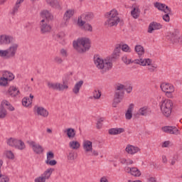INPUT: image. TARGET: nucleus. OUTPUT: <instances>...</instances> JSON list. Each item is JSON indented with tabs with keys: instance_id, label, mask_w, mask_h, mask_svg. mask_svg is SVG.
Listing matches in <instances>:
<instances>
[{
	"instance_id": "1",
	"label": "nucleus",
	"mask_w": 182,
	"mask_h": 182,
	"mask_svg": "<svg viewBox=\"0 0 182 182\" xmlns=\"http://www.w3.org/2000/svg\"><path fill=\"white\" fill-rule=\"evenodd\" d=\"M14 42H15V38L11 36H0V45H9V43H11L9 48L6 50L9 59H11V58H15V55H16L18 48L19 47L18 43Z\"/></svg>"
},
{
	"instance_id": "2",
	"label": "nucleus",
	"mask_w": 182,
	"mask_h": 182,
	"mask_svg": "<svg viewBox=\"0 0 182 182\" xmlns=\"http://www.w3.org/2000/svg\"><path fill=\"white\" fill-rule=\"evenodd\" d=\"M73 45L78 53H85L90 49V39L87 38H77L76 41H73Z\"/></svg>"
},
{
	"instance_id": "3",
	"label": "nucleus",
	"mask_w": 182,
	"mask_h": 182,
	"mask_svg": "<svg viewBox=\"0 0 182 182\" xmlns=\"http://www.w3.org/2000/svg\"><path fill=\"white\" fill-rule=\"evenodd\" d=\"M94 63L98 69H101V73H106V72L110 70L113 68V63L107 61V60H103L100 58V55H94Z\"/></svg>"
},
{
	"instance_id": "4",
	"label": "nucleus",
	"mask_w": 182,
	"mask_h": 182,
	"mask_svg": "<svg viewBox=\"0 0 182 182\" xmlns=\"http://www.w3.org/2000/svg\"><path fill=\"white\" fill-rule=\"evenodd\" d=\"M105 18H107V20L105 22V26H108L109 28L117 26V23L120 22V18L117 16V11L114 9L106 13Z\"/></svg>"
},
{
	"instance_id": "5",
	"label": "nucleus",
	"mask_w": 182,
	"mask_h": 182,
	"mask_svg": "<svg viewBox=\"0 0 182 182\" xmlns=\"http://www.w3.org/2000/svg\"><path fill=\"white\" fill-rule=\"evenodd\" d=\"M124 85L118 83L117 87H115V92L114 95V102L112 103L113 107H117V105L123 100V97H124V92L122 90H124Z\"/></svg>"
},
{
	"instance_id": "6",
	"label": "nucleus",
	"mask_w": 182,
	"mask_h": 182,
	"mask_svg": "<svg viewBox=\"0 0 182 182\" xmlns=\"http://www.w3.org/2000/svg\"><path fill=\"white\" fill-rule=\"evenodd\" d=\"M160 109L162 114L165 117H170L173 112V101L171 100H164L160 104Z\"/></svg>"
},
{
	"instance_id": "7",
	"label": "nucleus",
	"mask_w": 182,
	"mask_h": 182,
	"mask_svg": "<svg viewBox=\"0 0 182 182\" xmlns=\"http://www.w3.org/2000/svg\"><path fill=\"white\" fill-rule=\"evenodd\" d=\"M92 21V14H82L78 17L77 25L84 26L85 31H92V26L89 23Z\"/></svg>"
},
{
	"instance_id": "8",
	"label": "nucleus",
	"mask_w": 182,
	"mask_h": 182,
	"mask_svg": "<svg viewBox=\"0 0 182 182\" xmlns=\"http://www.w3.org/2000/svg\"><path fill=\"white\" fill-rule=\"evenodd\" d=\"M47 86L48 89H51L52 90H59V92H62L65 90V89H69V87L68 86V85L61 84L59 82L53 83V82H48L47 83Z\"/></svg>"
},
{
	"instance_id": "9",
	"label": "nucleus",
	"mask_w": 182,
	"mask_h": 182,
	"mask_svg": "<svg viewBox=\"0 0 182 182\" xmlns=\"http://www.w3.org/2000/svg\"><path fill=\"white\" fill-rule=\"evenodd\" d=\"M50 31H52V26L48 23V21L45 19H42L40 21V32L43 34L50 33Z\"/></svg>"
},
{
	"instance_id": "10",
	"label": "nucleus",
	"mask_w": 182,
	"mask_h": 182,
	"mask_svg": "<svg viewBox=\"0 0 182 182\" xmlns=\"http://www.w3.org/2000/svg\"><path fill=\"white\" fill-rule=\"evenodd\" d=\"M161 130L168 134H176V136L180 134V131L174 126H165L161 128Z\"/></svg>"
},
{
	"instance_id": "11",
	"label": "nucleus",
	"mask_w": 182,
	"mask_h": 182,
	"mask_svg": "<svg viewBox=\"0 0 182 182\" xmlns=\"http://www.w3.org/2000/svg\"><path fill=\"white\" fill-rule=\"evenodd\" d=\"M29 146H31L33 149V151L36 153V154H42L43 153L44 150L43 146H42L39 144H36V142L31 141L29 142Z\"/></svg>"
},
{
	"instance_id": "12",
	"label": "nucleus",
	"mask_w": 182,
	"mask_h": 182,
	"mask_svg": "<svg viewBox=\"0 0 182 182\" xmlns=\"http://www.w3.org/2000/svg\"><path fill=\"white\" fill-rule=\"evenodd\" d=\"M4 105L5 106H9V102L6 100L1 102L0 105V119H5V117H6L7 113L6 109H5V107H4Z\"/></svg>"
},
{
	"instance_id": "13",
	"label": "nucleus",
	"mask_w": 182,
	"mask_h": 182,
	"mask_svg": "<svg viewBox=\"0 0 182 182\" xmlns=\"http://www.w3.org/2000/svg\"><path fill=\"white\" fill-rule=\"evenodd\" d=\"M161 28H163V26L160 23L153 21L149 26L148 33H153V31H158L159 29H161Z\"/></svg>"
},
{
	"instance_id": "14",
	"label": "nucleus",
	"mask_w": 182,
	"mask_h": 182,
	"mask_svg": "<svg viewBox=\"0 0 182 182\" xmlns=\"http://www.w3.org/2000/svg\"><path fill=\"white\" fill-rule=\"evenodd\" d=\"M166 39L168 41H171L172 43H178V32H173V33H168L166 36Z\"/></svg>"
},
{
	"instance_id": "15",
	"label": "nucleus",
	"mask_w": 182,
	"mask_h": 182,
	"mask_svg": "<svg viewBox=\"0 0 182 182\" xmlns=\"http://www.w3.org/2000/svg\"><path fill=\"white\" fill-rule=\"evenodd\" d=\"M149 114H151V109L149 108L147 106H144L143 107H141L138 113H136V115H140V116H149Z\"/></svg>"
},
{
	"instance_id": "16",
	"label": "nucleus",
	"mask_w": 182,
	"mask_h": 182,
	"mask_svg": "<svg viewBox=\"0 0 182 182\" xmlns=\"http://www.w3.org/2000/svg\"><path fill=\"white\" fill-rule=\"evenodd\" d=\"M35 109L38 116H42L43 117H48V116H49V112L43 107H35Z\"/></svg>"
},
{
	"instance_id": "17",
	"label": "nucleus",
	"mask_w": 182,
	"mask_h": 182,
	"mask_svg": "<svg viewBox=\"0 0 182 182\" xmlns=\"http://www.w3.org/2000/svg\"><path fill=\"white\" fill-rule=\"evenodd\" d=\"M120 49H122V45L117 44L115 46V49L112 55L111 62H113L114 59H117L119 56H120Z\"/></svg>"
},
{
	"instance_id": "18",
	"label": "nucleus",
	"mask_w": 182,
	"mask_h": 182,
	"mask_svg": "<svg viewBox=\"0 0 182 182\" xmlns=\"http://www.w3.org/2000/svg\"><path fill=\"white\" fill-rule=\"evenodd\" d=\"M41 18H43V19L46 20V22H49V21H52V19H53V16L48 10L41 11Z\"/></svg>"
},
{
	"instance_id": "19",
	"label": "nucleus",
	"mask_w": 182,
	"mask_h": 182,
	"mask_svg": "<svg viewBox=\"0 0 182 182\" xmlns=\"http://www.w3.org/2000/svg\"><path fill=\"white\" fill-rule=\"evenodd\" d=\"M161 89L162 92H164L166 93V92H174V86L173 85L169 84V83H162L161 85Z\"/></svg>"
},
{
	"instance_id": "20",
	"label": "nucleus",
	"mask_w": 182,
	"mask_h": 182,
	"mask_svg": "<svg viewBox=\"0 0 182 182\" xmlns=\"http://www.w3.org/2000/svg\"><path fill=\"white\" fill-rule=\"evenodd\" d=\"M140 149L137 146H134L133 145H127L125 151L128 153V154H136V153L139 152Z\"/></svg>"
},
{
	"instance_id": "21",
	"label": "nucleus",
	"mask_w": 182,
	"mask_h": 182,
	"mask_svg": "<svg viewBox=\"0 0 182 182\" xmlns=\"http://www.w3.org/2000/svg\"><path fill=\"white\" fill-rule=\"evenodd\" d=\"M109 134L111 136H116V134H122V133H124V128H111L108 131Z\"/></svg>"
},
{
	"instance_id": "22",
	"label": "nucleus",
	"mask_w": 182,
	"mask_h": 182,
	"mask_svg": "<svg viewBox=\"0 0 182 182\" xmlns=\"http://www.w3.org/2000/svg\"><path fill=\"white\" fill-rule=\"evenodd\" d=\"M166 11L164 14L165 15L163 16V19L165 21V22H170V15L173 16V11H171V9L170 7L166 6Z\"/></svg>"
},
{
	"instance_id": "23",
	"label": "nucleus",
	"mask_w": 182,
	"mask_h": 182,
	"mask_svg": "<svg viewBox=\"0 0 182 182\" xmlns=\"http://www.w3.org/2000/svg\"><path fill=\"white\" fill-rule=\"evenodd\" d=\"M64 133H67L68 139H75L76 136V131L73 128H68L64 131Z\"/></svg>"
},
{
	"instance_id": "24",
	"label": "nucleus",
	"mask_w": 182,
	"mask_h": 182,
	"mask_svg": "<svg viewBox=\"0 0 182 182\" xmlns=\"http://www.w3.org/2000/svg\"><path fill=\"white\" fill-rule=\"evenodd\" d=\"M128 173L134 176V177H140L141 176V172L140 171V170H139V168L136 167H132V168H129Z\"/></svg>"
},
{
	"instance_id": "25",
	"label": "nucleus",
	"mask_w": 182,
	"mask_h": 182,
	"mask_svg": "<svg viewBox=\"0 0 182 182\" xmlns=\"http://www.w3.org/2000/svg\"><path fill=\"white\" fill-rule=\"evenodd\" d=\"M82 146L85 153H88V151H92V141L89 140H84Z\"/></svg>"
},
{
	"instance_id": "26",
	"label": "nucleus",
	"mask_w": 182,
	"mask_h": 182,
	"mask_svg": "<svg viewBox=\"0 0 182 182\" xmlns=\"http://www.w3.org/2000/svg\"><path fill=\"white\" fill-rule=\"evenodd\" d=\"M9 94L10 95V96H11V97H15L16 96H18V95H19L20 92L19 90H18V88H16V87H10V88L8 90Z\"/></svg>"
},
{
	"instance_id": "27",
	"label": "nucleus",
	"mask_w": 182,
	"mask_h": 182,
	"mask_svg": "<svg viewBox=\"0 0 182 182\" xmlns=\"http://www.w3.org/2000/svg\"><path fill=\"white\" fill-rule=\"evenodd\" d=\"M47 4L52 6V8H55V9H60V5L58 0H46Z\"/></svg>"
},
{
	"instance_id": "28",
	"label": "nucleus",
	"mask_w": 182,
	"mask_h": 182,
	"mask_svg": "<svg viewBox=\"0 0 182 182\" xmlns=\"http://www.w3.org/2000/svg\"><path fill=\"white\" fill-rule=\"evenodd\" d=\"M55 171L54 168H49L46 171H44L41 176L46 179V180H49L50 178V176H52V173Z\"/></svg>"
},
{
	"instance_id": "29",
	"label": "nucleus",
	"mask_w": 182,
	"mask_h": 182,
	"mask_svg": "<svg viewBox=\"0 0 182 182\" xmlns=\"http://www.w3.org/2000/svg\"><path fill=\"white\" fill-rule=\"evenodd\" d=\"M75 15V9H68L64 14L65 21H69Z\"/></svg>"
},
{
	"instance_id": "30",
	"label": "nucleus",
	"mask_w": 182,
	"mask_h": 182,
	"mask_svg": "<svg viewBox=\"0 0 182 182\" xmlns=\"http://www.w3.org/2000/svg\"><path fill=\"white\" fill-rule=\"evenodd\" d=\"M82 86H83V80H80L79 82H76L74 87L73 88V93H75V95H77Z\"/></svg>"
},
{
	"instance_id": "31",
	"label": "nucleus",
	"mask_w": 182,
	"mask_h": 182,
	"mask_svg": "<svg viewBox=\"0 0 182 182\" xmlns=\"http://www.w3.org/2000/svg\"><path fill=\"white\" fill-rule=\"evenodd\" d=\"M15 149H18V150H25L26 146L25 143L22 141V140L17 139V143H16Z\"/></svg>"
},
{
	"instance_id": "32",
	"label": "nucleus",
	"mask_w": 182,
	"mask_h": 182,
	"mask_svg": "<svg viewBox=\"0 0 182 182\" xmlns=\"http://www.w3.org/2000/svg\"><path fill=\"white\" fill-rule=\"evenodd\" d=\"M3 76L7 80H14L15 79V75L9 71H4L3 73Z\"/></svg>"
},
{
	"instance_id": "33",
	"label": "nucleus",
	"mask_w": 182,
	"mask_h": 182,
	"mask_svg": "<svg viewBox=\"0 0 182 182\" xmlns=\"http://www.w3.org/2000/svg\"><path fill=\"white\" fill-rule=\"evenodd\" d=\"M154 6H155V8L159 9V11H162L163 12H165L166 11V8H167V6H166L164 4L156 2V3L154 4Z\"/></svg>"
},
{
	"instance_id": "34",
	"label": "nucleus",
	"mask_w": 182,
	"mask_h": 182,
	"mask_svg": "<svg viewBox=\"0 0 182 182\" xmlns=\"http://www.w3.org/2000/svg\"><path fill=\"white\" fill-rule=\"evenodd\" d=\"M69 146L70 149H73V150H77L79 147H80V144L77 141H72L69 143Z\"/></svg>"
},
{
	"instance_id": "35",
	"label": "nucleus",
	"mask_w": 182,
	"mask_h": 182,
	"mask_svg": "<svg viewBox=\"0 0 182 182\" xmlns=\"http://www.w3.org/2000/svg\"><path fill=\"white\" fill-rule=\"evenodd\" d=\"M17 140L18 139L15 138H9L7 139L6 143L8 146H10V147H15Z\"/></svg>"
},
{
	"instance_id": "36",
	"label": "nucleus",
	"mask_w": 182,
	"mask_h": 182,
	"mask_svg": "<svg viewBox=\"0 0 182 182\" xmlns=\"http://www.w3.org/2000/svg\"><path fill=\"white\" fill-rule=\"evenodd\" d=\"M135 51L137 52L138 55L144 54V48L140 45L135 46Z\"/></svg>"
},
{
	"instance_id": "37",
	"label": "nucleus",
	"mask_w": 182,
	"mask_h": 182,
	"mask_svg": "<svg viewBox=\"0 0 182 182\" xmlns=\"http://www.w3.org/2000/svg\"><path fill=\"white\" fill-rule=\"evenodd\" d=\"M150 66V65H151V59L150 58H145V59H142V60L141 61V66Z\"/></svg>"
},
{
	"instance_id": "38",
	"label": "nucleus",
	"mask_w": 182,
	"mask_h": 182,
	"mask_svg": "<svg viewBox=\"0 0 182 182\" xmlns=\"http://www.w3.org/2000/svg\"><path fill=\"white\" fill-rule=\"evenodd\" d=\"M23 2V0H17L16 5L14 7L13 12L14 14H16V12H18V10L19 9V7L21 6V4Z\"/></svg>"
},
{
	"instance_id": "39",
	"label": "nucleus",
	"mask_w": 182,
	"mask_h": 182,
	"mask_svg": "<svg viewBox=\"0 0 182 182\" xmlns=\"http://www.w3.org/2000/svg\"><path fill=\"white\" fill-rule=\"evenodd\" d=\"M139 11V9L136 8H134L133 10L131 11V15L132 16H133V18H134V19H137V18H139V14H137V12Z\"/></svg>"
},
{
	"instance_id": "40",
	"label": "nucleus",
	"mask_w": 182,
	"mask_h": 182,
	"mask_svg": "<svg viewBox=\"0 0 182 182\" xmlns=\"http://www.w3.org/2000/svg\"><path fill=\"white\" fill-rule=\"evenodd\" d=\"M77 157V154L75 153V151H72L71 152L69 153L68 156V160H75Z\"/></svg>"
},
{
	"instance_id": "41",
	"label": "nucleus",
	"mask_w": 182,
	"mask_h": 182,
	"mask_svg": "<svg viewBox=\"0 0 182 182\" xmlns=\"http://www.w3.org/2000/svg\"><path fill=\"white\" fill-rule=\"evenodd\" d=\"M121 49H122V50H123V52H128V53L132 52V49L130 48V47L127 44L122 45L121 46Z\"/></svg>"
},
{
	"instance_id": "42",
	"label": "nucleus",
	"mask_w": 182,
	"mask_h": 182,
	"mask_svg": "<svg viewBox=\"0 0 182 182\" xmlns=\"http://www.w3.org/2000/svg\"><path fill=\"white\" fill-rule=\"evenodd\" d=\"M0 58H4L5 59H9L8 57V51L6 50H0Z\"/></svg>"
},
{
	"instance_id": "43",
	"label": "nucleus",
	"mask_w": 182,
	"mask_h": 182,
	"mask_svg": "<svg viewBox=\"0 0 182 182\" xmlns=\"http://www.w3.org/2000/svg\"><path fill=\"white\" fill-rule=\"evenodd\" d=\"M102 96V92L100 90H95L93 92V97L94 99H99Z\"/></svg>"
},
{
	"instance_id": "44",
	"label": "nucleus",
	"mask_w": 182,
	"mask_h": 182,
	"mask_svg": "<svg viewBox=\"0 0 182 182\" xmlns=\"http://www.w3.org/2000/svg\"><path fill=\"white\" fill-rule=\"evenodd\" d=\"M0 182H9V177L6 175L0 173Z\"/></svg>"
},
{
	"instance_id": "45",
	"label": "nucleus",
	"mask_w": 182,
	"mask_h": 182,
	"mask_svg": "<svg viewBox=\"0 0 182 182\" xmlns=\"http://www.w3.org/2000/svg\"><path fill=\"white\" fill-rule=\"evenodd\" d=\"M8 85V80L3 76L0 78V86H6Z\"/></svg>"
},
{
	"instance_id": "46",
	"label": "nucleus",
	"mask_w": 182,
	"mask_h": 182,
	"mask_svg": "<svg viewBox=\"0 0 182 182\" xmlns=\"http://www.w3.org/2000/svg\"><path fill=\"white\" fill-rule=\"evenodd\" d=\"M103 122H104V119L103 118H100L97 121V125H96V128L100 129L103 126Z\"/></svg>"
},
{
	"instance_id": "47",
	"label": "nucleus",
	"mask_w": 182,
	"mask_h": 182,
	"mask_svg": "<svg viewBox=\"0 0 182 182\" xmlns=\"http://www.w3.org/2000/svg\"><path fill=\"white\" fill-rule=\"evenodd\" d=\"M6 156L7 159H10L11 160H14L15 159V155H14V153H12L11 151H6Z\"/></svg>"
},
{
	"instance_id": "48",
	"label": "nucleus",
	"mask_w": 182,
	"mask_h": 182,
	"mask_svg": "<svg viewBox=\"0 0 182 182\" xmlns=\"http://www.w3.org/2000/svg\"><path fill=\"white\" fill-rule=\"evenodd\" d=\"M54 62L58 65H62V63H63V59H62L60 56H55L54 58Z\"/></svg>"
},
{
	"instance_id": "49",
	"label": "nucleus",
	"mask_w": 182,
	"mask_h": 182,
	"mask_svg": "<svg viewBox=\"0 0 182 182\" xmlns=\"http://www.w3.org/2000/svg\"><path fill=\"white\" fill-rule=\"evenodd\" d=\"M46 164H48L49 166H56V164H58V161H56V160H55V159L46 160Z\"/></svg>"
},
{
	"instance_id": "50",
	"label": "nucleus",
	"mask_w": 182,
	"mask_h": 182,
	"mask_svg": "<svg viewBox=\"0 0 182 182\" xmlns=\"http://www.w3.org/2000/svg\"><path fill=\"white\" fill-rule=\"evenodd\" d=\"M52 159H55V154L50 151L47 152V160H52Z\"/></svg>"
},
{
	"instance_id": "51",
	"label": "nucleus",
	"mask_w": 182,
	"mask_h": 182,
	"mask_svg": "<svg viewBox=\"0 0 182 182\" xmlns=\"http://www.w3.org/2000/svg\"><path fill=\"white\" fill-rule=\"evenodd\" d=\"M22 105H23V106L28 107V106H29L31 105V101H28V99H26V98H23Z\"/></svg>"
},
{
	"instance_id": "52",
	"label": "nucleus",
	"mask_w": 182,
	"mask_h": 182,
	"mask_svg": "<svg viewBox=\"0 0 182 182\" xmlns=\"http://www.w3.org/2000/svg\"><path fill=\"white\" fill-rule=\"evenodd\" d=\"M125 117L127 120H131V119L133 117V113L127 111L125 113Z\"/></svg>"
},
{
	"instance_id": "53",
	"label": "nucleus",
	"mask_w": 182,
	"mask_h": 182,
	"mask_svg": "<svg viewBox=\"0 0 182 182\" xmlns=\"http://www.w3.org/2000/svg\"><path fill=\"white\" fill-rule=\"evenodd\" d=\"M178 160V155L175 154L173 156V159L171 161V166H174L176 164V161H177Z\"/></svg>"
},
{
	"instance_id": "54",
	"label": "nucleus",
	"mask_w": 182,
	"mask_h": 182,
	"mask_svg": "<svg viewBox=\"0 0 182 182\" xmlns=\"http://www.w3.org/2000/svg\"><path fill=\"white\" fill-rule=\"evenodd\" d=\"M124 90H126L127 93H132V91L133 90V86H132V85H129L128 87L125 86Z\"/></svg>"
},
{
	"instance_id": "55",
	"label": "nucleus",
	"mask_w": 182,
	"mask_h": 182,
	"mask_svg": "<svg viewBox=\"0 0 182 182\" xmlns=\"http://www.w3.org/2000/svg\"><path fill=\"white\" fill-rule=\"evenodd\" d=\"M35 182H46V179L43 177L41 175V176L36 178L35 179Z\"/></svg>"
},
{
	"instance_id": "56",
	"label": "nucleus",
	"mask_w": 182,
	"mask_h": 182,
	"mask_svg": "<svg viewBox=\"0 0 182 182\" xmlns=\"http://www.w3.org/2000/svg\"><path fill=\"white\" fill-rule=\"evenodd\" d=\"M174 92V91H167L166 93V96H167V97H169L170 99H173V93Z\"/></svg>"
},
{
	"instance_id": "57",
	"label": "nucleus",
	"mask_w": 182,
	"mask_h": 182,
	"mask_svg": "<svg viewBox=\"0 0 182 182\" xmlns=\"http://www.w3.org/2000/svg\"><path fill=\"white\" fill-rule=\"evenodd\" d=\"M60 54L64 58H67L68 57V52L66 51V50H65L63 48L60 50Z\"/></svg>"
},
{
	"instance_id": "58",
	"label": "nucleus",
	"mask_w": 182,
	"mask_h": 182,
	"mask_svg": "<svg viewBox=\"0 0 182 182\" xmlns=\"http://www.w3.org/2000/svg\"><path fill=\"white\" fill-rule=\"evenodd\" d=\"M134 107V104H130L129 105L128 109L127 110V112H129L132 113V112H133V109Z\"/></svg>"
},
{
	"instance_id": "59",
	"label": "nucleus",
	"mask_w": 182,
	"mask_h": 182,
	"mask_svg": "<svg viewBox=\"0 0 182 182\" xmlns=\"http://www.w3.org/2000/svg\"><path fill=\"white\" fill-rule=\"evenodd\" d=\"M141 60H143V58L136 59V60H134V63H136V65H141Z\"/></svg>"
},
{
	"instance_id": "60",
	"label": "nucleus",
	"mask_w": 182,
	"mask_h": 182,
	"mask_svg": "<svg viewBox=\"0 0 182 182\" xmlns=\"http://www.w3.org/2000/svg\"><path fill=\"white\" fill-rule=\"evenodd\" d=\"M169 145L170 141H165L162 144V147H168Z\"/></svg>"
},
{
	"instance_id": "61",
	"label": "nucleus",
	"mask_w": 182,
	"mask_h": 182,
	"mask_svg": "<svg viewBox=\"0 0 182 182\" xmlns=\"http://www.w3.org/2000/svg\"><path fill=\"white\" fill-rule=\"evenodd\" d=\"M156 68L157 67L151 65V66L148 67V70H149V72H154V70H156Z\"/></svg>"
},
{
	"instance_id": "62",
	"label": "nucleus",
	"mask_w": 182,
	"mask_h": 182,
	"mask_svg": "<svg viewBox=\"0 0 182 182\" xmlns=\"http://www.w3.org/2000/svg\"><path fill=\"white\" fill-rule=\"evenodd\" d=\"M148 182H157V180L156 179V178L151 177L148 178Z\"/></svg>"
},
{
	"instance_id": "63",
	"label": "nucleus",
	"mask_w": 182,
	"mask_h": 182,
	"mask_svg": "<svg viewBox=\"0 0 182 182\" xmlns=\"http://www.w3.org/2000/svg\"><path fill=\"white\" fill-rule=\"evenodd\" d=\"M100 182H109V180L106 178V176H103L100 179Z\"/></svg>"
},
{
	"instance_id": "64",
	"label": "nucleus",
	"mask_w": 182,
	"mask_h": 182,
	"mask_svg": "<svg viewBox=\"0 0 182 182\" xmlns=\"http://www.w3.org/2000/svg\"><path fill=\"white\" fill-rule=\"evenodd\" d=\"M92 156H99V151H96V150L92 151Z\"/></svg>"
}]
</instances>
